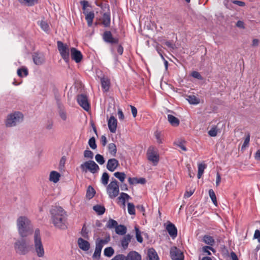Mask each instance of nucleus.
<instances>
[{
    "mask_svg": "<svg viewBox=\"0 0 260 260\" xmlns=\"http://www.w3.org/2000/svg\"><path fill=\"white\" fill-rule=\"evenodd\" d=\"M93 209L99 214L102 215L105 211V208L104 206L101 205H95L93 207Z\"/></svg>",
    "mask_w": 260,
    "mask_h": 260,
    "instance_id": "obj_34",
    "label": "nucleus"
},
{
    "mask_svg": "<svg viewBox=\"0 0 260 260\" xmlns=\"http://www.w3.org/2000/svg\"><path fill=\"white\" fill-rule=\"evenodd\" d=\"M109 179V175L107 173L105 172L103 174L101 178V182L104 185H107Z\"/></svg>",
    "mask_w": 260,
    "mask_h": 260,
    "instance_id": "obj_44",
    "label": "nucleus"
},
{
    "mask_svg": "<svg viewBox=\"0 0 260 260\" xmlns=\"http://www.w3.org/2000/svg\"><path fill=\"white\" fill-rule=\"evenodd\" d=\"M108 151L112 156H115L117 152L116 145L113 143L109 144Z\"/></svg>",
    "mask_w": 260,
    "mask_h": 260,
    "instance_id": "obj_33",
    "label": "nucleus"
},
{
    "mask_svg": "<svg viewBox=\"0 0 260 260\" xmlns=\"http://www.w3.org/2000/svg\"><path fill=\"white\" fill-rule=\"evenodd\" d=\"M164 44L171 49H174V45L170 41H165Z\"/></svg>",
    "mask_w": 260,
    "mask_h": 260,
    "instance_id": "obj_63",
    "label": "nucleus"
},
{
    "mask_svg": "<svg viewBox=\"0 0 260 260\" xmlns=\"http://www.w3.org/2000/svg\"><path fill=\"white\" fill-rule=\"evenodd\" d=\"M71 55L72 59L77 63L80 62L83 58L81 52L75 48L71 49Z\"/></svg>",
    "mask_w": 260,
    "mask_h": 260,
    "instance_id": "obj_12",
    "label": "nucleus"
},
{
    "mask_svg": "<svg viewBox=\"0 0 260 260\" xmlns=\"http://www.w3.org/2000/svg\"><path fill=\"white\" fill-rule=\"evenodd\" d=\"M103 39L104 41L110 43H117L118 40L112 37V34L109 31H106L103 35Z\"/></svg>",
    "mask_w": 260,
    "mask_h": 260,
    "instance_id": "obj_18",
    "label": "nucleus"
},
{
    "mask_svg": "<svg viewBox=\"0 0 260 260\" xmlns=\"http://www.w3.org/2000/svg\"><path fill=\"white\" fill-rule=\"evenodd\" d=\"M117 115L120 120H123L124 118V114L122 111V110L120 108L118 109Z\"/></svg>",
    "mask_w": 260,
    "mask_h": 260,
    "instance_id": "obj_58",
    "label": "nucleus"
},
{
    "mask_svg": "<svg viewBox=\"0 0 260 260\" xmlns=\"http://www.w3.org/2000/svg\"><path fill=\"white\" fill-rule=\"evenodd\" d=\"M57 48L60 54L64 60L68 62L70 59V49L69 46L61 41H57Z\"/></svg>",
    "mask_w": 260,
    "mask_h": 260,
    "instance_id": "obj_7",
    "label": "nucleus"
},
{
    "mask_svg": "<svg viewBox=\"0 0 260 260\" xmlns=\"http://www.w3.org/2000/svg\"><path fill=\"white\" fill-rule=\"evenodd\" d=\"M110 241V235L106 236L104 239L98 238L95 241V247L102 249L103 246Z\"/></svg>",
    "mask_w": 260,
    "mask_h": 260,
    "instance_id": "obj_16",
    "label": "nucleus"
},
{
    "mask_svg": "<svg viewBox=\"0 0 260 260\" xmlns=\"http://www.w3.org/2000/svg\"><path fill=\"white\" fill-rule=\"evenodd\" d=\"M115 232L119 235H124L126 233V228L123 225H118L116 226Z\"/></svg>",
    "mask_w": 260,
    "mask_h": 260,
    "instance_id": "obj_28",
    "label": "nucleus"
},
{
    "mask_svg": "<svg viewBox=\"0 0 260 260\" xmlns=\"http://www.w3.org/2000/svg\"><path fill=\"white\" fill-rule=\"evenodd\" d=\"M210 250L212 251L213 252H215V250L210 246H205L202 248V251L204 253H206L207 255H211V253Z\"/></svg>",
    "mask_w": 260,
    "mask_h": 260,
    "instance_id": "obj_47",
    "label": "nucleus"
},
{
    "mask_svg": "<svg viewBox=\"0 0 260 260\" xmlns=\"http://www.w3.org/2000/svg\"><path fill=\"white\" fill-rule=\"evenodd\" d=\"M249 141H250V136L249 135H248L246 137V138L244 140V142L242 146V149H244L245 147H246L249 143Z\"/></svg>",
    "mask_w": 260,
    "mask_h": 260,
    "instance_id": "obj_53",
    "label": "nucleus"
},
{
    "mask_svg": "<svg viewBox=\"0 0 260 260\" xmlns=\"http://www.w3.org/2000/svg\"><path fill=\"white\" fill-rule=\"evenodd\" d=\"M84 156L86 158L92 159L93 157V153L90 150H86L84 152Z\"/></svg>",
    "mask_w": 260,
    "mask_h": 260,
    "instance_id": "obj_52",
    "label": "nucleus"
},
{
    "mask_svg": "<svg viewBox=\"0 0 260 260\" xmlns=\"http://www.w3.org/2000/svg\"><path fill=\"white\" fill-rule=\"evenodd\" d=\"M236 26L240 28L244 29L245 28V24L243 21L239 20L238 21L236 24Z\"/></svg>",
    "mask_w": 260,
    "mask_h": 260,
    "instance_id": "obj_60",
    "label": "nucleus"
},
{
    "mask_svg": "<svg viewBox=\"0 0 260 260\" xmlns=\"http://www.w3.org/2000/svg\"><path fill=\"white\" fill-rule=\"evenodd\" d=\"M126 260H141V256L136 251H131L126 256Z\"/></svg>",
    "mask_w": 260,
    "mask_h": 260,
    "instance_id": "obj_22",
    "label": "nucleus"
},
{
    "mask_svg": "<svg viewBox=\"0 0 260 260\" xmlns=\"http://www.w3.org/2000/svg\"><path fill=\"white\" fill-rule=\"evenodd\" d=\"M108 126L110 131L115 133L116 131L117 121L114 116H111L108 121Z\"/></svg>",
    "mask_w": 260,
    "mask_h": 260,
    "instance_id": "obj_13",
    "label": "nucleus"
},
{
    "mask_svg": "<svg viewBox=\"0 0 260 260\" xmlns=\"http://www.w3.org/2000/svg\"><path fill=\"white\" fill-rule=\"evenodd\" d=\"M101 84L102 87L103 89L105 91H107L108 90L110 85V81L107 78H103L101 80Z\"/></svg>",
    "mask_w": 260,
    "mask_h": 260,
    "instance_id": "obj_30",
    "label": "nucleus"
},
{
    "mask_svg": "<svg viewBox=\"0 0 260 260\" xmlns=\"http://www.w3.org/2000/svg\"><path fill=\"white\" fill-rule=\"evenodd\" d=\"M209 195L211 198L213 203L216 206H217V201L215 193L213 189H211L209 190Z\"/></svg>",
    "mask_w": 260,
    "mask_h": 260,
    "instance_id": "obj_40",
    "label": "nucleus"
},
{
    "mask_svg": "<svg viewBox=\"0 0 260 260\" xmlns=\"http://www.w3.org/2000/svg\"><path fill=\"white\" fill-rule=\"evenodd\" d=\"M96 161L100 165H103L105 163V159L104 157L101 154H96L95 156Z\"/></svg>",
    "mask_w": 260,
    "mask_h": 260,
    "instance_id": "obj_48",
    "label": "nucleus"
},
{
    "mask_svg": "<svg viewBox=\"0 0 260 260\" xmlns=\"http://www.w3.org/2000/svg\"><path fill=\"white\" fill-rule=\"evenodd\" d=\"M166 230L168 232L169 235L174 239L177 235V229L175 225L171 222L168 223L166 226Z\"/></svg>",
    "mask_w": 260,
    "mask_h": 260,
    "instance_id": "obj_14",
    "label": "nucleus"
},
{
    "mask_svg": "<svg viewBox=\"0 0 260 260\" xmlns=\"http://www.w3.org/2000/svg\"><path fill=\"white\" fill-rule=\"evenodd\" d=\"M186 100L190 104L197 105L200 103V99L194 95H189L187 96Z\"/></svg>",
    "mask_w": 260,
    "mask_h": 260,
    "instance_id": "obj_29",
    "label": "nucleus"
},
{
    "mask_svg": "<svg viewBox=\"0 0 260 260\" xmlns=\"http://www.w3.org/2000/svg\"><path fill=\"white\" fill-rule=\"evenodd\" d=\"M154 136L158 144H162L163 143V137L160 132L157 131L155 132Z\"/></svg>",
    "mask_w": 260,
    "mask_h": 260,
    "instance_id": "obj_37",
    "label": "nucleus"
},
{
    "mask_svg": "<svg viewBox=\"0 0 260 260\" xmlns=\"http://www.w3.org/2000/svg\"><path fill=\"white\" fill-rule=\"evenodd\" d=\"M52 223L56 228L60 229L67 228V215L62 208L55 206L50 210Z\"/></svg>",
    "mask_w": 260,
    "mask_h": 260,
    "instance_id": "obj_1",
    "label": "nucleus"
},
{
    "mask_svg": "<svg viewBox=\"0 0 260 260\" xmlns=\"http://www.w3.org/2000/svg\"><path fill=\"white\" fill-rule=\"evenodd\" d=\"M131 107V112H132V115L134 117H136V116H137V108L133 106H130Z\"/></svg>",
    "mask_w": 260,
    "mask_h": 260,
    "instance_id": "obj_62",
    "label": "nucleus"
},
{
    "mask_svg": "<svg viewBox=\"0 0 260 260\" xmlns=\"http://www.w3.org/2000/svg\"><path fill=\"white\" fill-rule=\"evenodd\" d=\"M148 159L151 161L154 165H156L159 161V155L157 149L154 146H150L147 152Z\"/></svg>",
    "mask_w": 260,
    "mask_h": 260,
    "instance_id": "obj_9",
    "label": "nucleus"
},
{
    "mask_svg": "<svg viewBox=\"0 0 260 260\" xmlns=\"http://www.w3.org/2000/svg\"><path fill=\"white\" fill-rule=\"evenodd\" d=\"M33 60L36 64L41 65L45 61L44 56L42 54L35 53L33 55Z\"/></svg>",
    "mask_w": 260,
    "mask_h": 260,
    "instance_id": "obj_20",
    "label": "nucleus"
},
{
    "mask_svg": "<svg viewBox=\"0 0 260 260\" xmlns=\"http://www.w3.org/2000/svg\"><path fill=\"white\" fill-rule=\"evenodd\" d=\"M111 260H126V256L123 254H118L114 256Z\"/></svg>",
    "mask_w": 260,
    "mask_h": 260,
    "instance_id": "obj_56",
    "label": "nucleus"
},
{
    "mask_svg": "<svg viewBox=\"0 0 260 260\" xmlns=\"http://www.w3.org/2000/svg\"><path fill=\"white\" fill-rule=\"evenodd\" d=\"M218 129L216 126L212 127L208 132V134L211 137H215L217 135Z\"/></svg>",
    "mask_w": 260,
    "mask_h": 260,
    "instance_id": "obj_51",
    "label": "nucleus"
},
{
    "mask_svg": "<svg viewBox=\"0 0 260 260\" xmlns=\"http://www.w3.org/2000/svg\"><path fill=\"white\" fill-rule=\"evenodd\" d=\"M117 224L118 223L116 220L112 219H110L107 221L106 226L109 229H112L113 228L115 229Z\"/></svg>",
    "mask_w": 260,
    "mask_h": 260,
    "instance_id": "obj_35",
    "label": "nucleus"
},
{
    "mask_svg": "<svg viewBox=\"0 0 260 260\" xmlns=\"http://www.w3.org/2000/svg\"><path fill=\"white\" fill-rule=\"evenodd\" d=\"M111 22L110 15L109 13H104L102 18V23L105 27L110 25Z\"/></svg>",
    "mask_w": 260,
    "mask_h": 260,
    "instance_id": "obj_27",
    "label": "nucleus"
},
{
    "mask_svg": "<svg viewBox=\"0 0 260 260\" xmlns=\"http://www.w3.org/2000/svg\"><path fill=\"white\" fill-rule=\"evenodd\" d=\"M106 191L110 199H114L118 196L119 193V186L115 179L112 178V181L107 186Z\"/></svg>",
    "mask_w": 260,
    "mask_h": 260,
    "instance_id": "obj_6",
    "label": "nucleus"
},
{
    "mask_svg": "<svg viewBox=\"0 0 260 260\" xmlns=\"http://www.w3.org/2000/svg\"><path fill=\"white\" fill-rule=\"evenodd\" d=\"M118 166V161L115 158H111L108 161L107 168L109 171L113 172L116 169Z\"/></svg>",
    "mask_w": 260,
    "mask_h": 260,
    "instance_id": "obj_15",
    "label": "nucleus"
},
{
    "mask_svg": "<svg viewBox=\"0 0 260 260\" xmlns=\"http://www.w3.org/2000/svg\"><path fill=\"white\" fill-rule=\"evenodd\" d=\"M132 236L129 234L124 236L121 240L122 247L125 249L128 247L129 243L131 242Z\"/></svg>",
    "mask_w": 260,
    "mask_h": 260,
    "instance_id": "obj_23",
    "label": "nucleus"
},
{
    "mask_svg": "<svg viewBox=\"0 0 260 260\" xmlns=\"http://www.w3.org/2000/svg\"><path fill=\"white\" fill-rule=\"evenodd\" d=\"M176 146H177L178 147H179V148H180L183 151H186L187 150V149L185 147V146L184 145V144H183L182 142H180V141H178V142H175L174 143Z\"/></svg>",
    "mask_w": 260,
    "mask_h": 260,
    "instance_id": "obj_54",
    "label": "nucleus"
},
{
    "mask_svg": "<svg viewBox=\"0 0 260 260\" xmlns=\"http://www.w3.org/2000/svg\"><path fill=\"white\" fill-rule=\"evenodd\" d=\"M88 144L92 149H95L96 148L95 140L94 137H92L89 140Z\"/></svg>",
    "mask_w": 260,
    "mask_h": 260,
    "instance_id": "obj_50",
    "label": "nucleus"
},
{
    "mask_svg": "<svg viewBox=\"0 0 260 260\" xmlns=\"http://www.w3.org/2000/svg\"><path fill=\"white\" fill-rule=\"evenodd\" d=\"M23 114L19 111H13L7 115L5 120L7 127H13L21 123L23 120Z\"/></svg>",
    "mask_w": 260,
    "mask_h": 260,
    "instance_id": "obj_5",
    "label": "nucleus"
},
{
    "mask_svg": "<svg viewBox=\"0 0 260 260\" xmlns=\"http://www.w3.org/2000/svg\"><path fill=\"white\" fill-rule=\"evenodd\" d=\"M60 176V174L57 171H52L49 174V180L54 183H56L59 181Z\"/></svg>",
    "mask_w": 260,
    "mask_h": 260,
    "instance_id": "obj_19",
    "label": "nucleus"
},
{
    "mask_svg": "<svg viewBox=\"0 0 260 260\" xmlns=\"http://www.w3.org/2000/svg\"><path fill=\"white\" fill-rule=\"evenodd\" d=\"M135 231H136L137 240L139 242L142 243L143 242V238L141 235L140 231H139V229L138 228H137L136 226L135 227Z\"/></svg>",
    "mask_w": 260,
    "mask_h": 260,
    "instance_id": "obj_49",
    "label": "nucleus"
},
{
    "mask_svg": "<svg viewBox=\"0 0 260 260\" xmlns=\"http://www.w3.org/2000/svg\"><path fill=\"white\" fill-rule=\"evenodd\" d=\"M77 101L80 106L85 110H89L90 106L86 95L83 94L79 95L77 97Z\"/></svg>",
    "mask_w": 260,
    "mask_h": 260,
    "instance_id": "obj_11",
    "label": "nucleus"
},
{
    "mask_svg": "<svg viewBox=\"0 0 260 260\" xmlns=\"http://www.w3.org/2000/svg\"><path fill=\"white\" fill-rule=\"evenodd\" d=\"M95 193V191L94 188L92 187L89 186L88 187L87 192H86L87 198H88L89 199H91V198H92L94 197Z\"/></svg>",
    "mask_w": 260,
    "mask_h": 260,
    "instance_id": "obj_39",
    "label": "nucleus"
},
{
    "mask_svg": "<svg viewBox=\"0 0 260 260\" xmlns=\"http://www.w3.org/2000/svg\"><path fill=\"white\" fill-rule=\"evenodd\" d=\"M203 241L210 246H213L215 243L213 237L209 235H205L203 238Z\"/></svg>",
    "mask_w": 260,
    "mask_h": 260,
    "instance_id": "obj_26",
    "label": "nucleus"
},
{
    "mask_svg": "<svg viewBox=\"0 0 260 260\" xmlns=\"http://www.w3.org/2000/svg\"><path fill=\"white\" fill-rule=\"evenodd\" d=\"M170 255L172 260L184 259V255L182 252L176 247H173L171 248Z\"/></svg>",
    "mask_w": 260,
    "mask_h": 260,
    "instance_id": "obj_10",
    "label": "nucleus"
},
{
    "mask_svg": "<svg viewBox=\"0 0 260 260\" xmlns=\"http://www.w3.org/2000/svg\"><path fill=\"white\" fill-rule=\"evenodd\" d=\"M253 238L257 239L258 243H260V231L258 230H256L255 231Z\"/></svg>",
    "mask_w": 260,
    "mask_h": 260,
    "instance_id": "obj_57",
    "label": "nucleus"
},
{
    "mask_svg": "<svg viewBox=\"0 0 260 260\" xmlns=\"http://www.w3.org/2000/svg\"><path fill=\"white\" fill-rule=\"evenodd\" d=\"M168 119L170 123L173 126H177L179 124V120L172 115H168Z\"/></svg>",
    "mask_w": 260,
    "mask_h": 260,
    "instance_id": "obj_25",
    "label": "nucleus"
},
{
    "mask_svg": "<svg viewBox=\"0 0 260 260\" xmlns=\"http://www.w3.org/2000/svg\"><path fill=\"white\" fill-rule=\"evenodd\" d=\"M206 168V166L203 164H199L198 165V178H200L202 176L204 170Z\"/></svg>",
    "mask_w": 260,
    "mask_h": 260,
    "instance_id": "obj_43",
    "label": "nucleus"
},
{
    "mask_svg": "<svg viewBox=\"0 0 260 260\" xmlns=\"http://www.w3.org/2000/svg\"><path fill=\"white\" fill-rule=\"evenodd\" d=\"M78 244L79 248L84 251H87L90 248L89 243L82 238L78 239Z\"/></svg>",
    "mask_w": 260,
    "mask_h": 260,
    "instance_id": "obj_17",
    "label": "nucleus"
},
{
    "mask_svg": "<svg viewBox=\"0 0 260 260\" xmlns=\"http://www.w3.org/2000/svg\"><path fill=\"white\" fill-rule=\"evenodd\" d=\"M38 24L40 26L41 28L44 31L48 32L50 30V27L48 24L45 21L41 20L38 22Z\"/></svg>",
    "mask_w": 260,
    "mask_h": 260,
    "instance_id": "obj_31",
    "label": "nucleus"
},
{
    "mask_svg": "<svg viewBox=\"0 0 260 260\" xmlns=\"http://www.w3.org/2000/svg\"><path fill=\"white\" fill-rule=\"evenodd\" d=\"M18 1L21 4L27 6H32L38 3V0H18Z\"/></svg>",
    "mask_w": 260,
    "mask_h": 260,
    "instance_id": "obj_32",
    "label": "nucleus"
},
{
    "mask_svg": "<svg viewBox=\"0 0 260 260\" xmlns=\"http://www.w3.org/2000/svg\"><path fill=\"white\" fill-rule=\"evenodd\" d=\"M127 210L129 214H135V208L134 205L133 203H128L127 204Z\"/></svg>",
    "mask_w": 260,
    "mask_h": 260,
    "instance_id": "obj_46",
    "label": "nucleus"
},
{
    "mask_svg": "<svg viewBox=\"0 0 260 260\" xmlns=\"http://www.w3.org/2000/svg\"><path fill=\"white\" fill-rule=\"evenodd\" d=\"M194 192V189L191 190L190 191H186L184 193V197L185 198H188L190 197Z\"/></svg>",
    "mask_w": 260,
    "mask_h": 260,
    "instance_id": "obj_64",
    "label": "nucleus"
},
{
    "mask_svg": "<svg viewBox=\"0 0 260 260\" xmlns=\"http://www.w3.org/2000/svg\"><path fill=\"white\" fill-rule=\"evenodd\" d=\"M18 233L21 238L32 234L34 228L31 221L25 216H19L16 221Z\"/></svg>",
    "mask_w": 260,
    "mask_h": 260,
    "instance_id": "obj_2",
    "label": "nucleus"
},
{
    "mask_svg": "<svg viewBox=\"0 0 260 260\" xmlns=\"http://www.w3.org/2000/svg\"><path fill=\"white\" fill-rule=\"evenodd\" d=\"M34 248L36 255L40 258H43L45 256V252L44 245L42 242L40 231L36 229L33 236Z\"/></svg>",
    "mask_w": 260,
    "mask_h": 260,
    "instance_id": "obj_3",
    "label": "nucleus"
},
{
    "mask_svg": "<svg viewBox=\"0 0 260 260\" xmlns=\"http://www.w3.org/2000/svg\"><path fill=\"white\" fill-rule=\"evenodd\" d=\"M17 75L20 77H23L28 75V70L25 67H22L17 70Z\"/></svg>",
    "mask_w": 260,
    "mask_h": 260,
    "instance_id": "obj_36",
    "label": "nucleus"
},
{
    "mask_svg": "<svg viewBox=\"0 0 260 260\" xmlns=\"http://www.w3.org/2000/svg\"><path fill=\"white\" fill-rule=\"evenodd\" d=\"M83 13L85 15V19L87 22V25L88 26H91L92 24V21L94 18V14L93 12L90 11L88 12L87 11H84Z\"/></svg>",
    "mask_w": 260,
    "mask_h": 260,
    "instance_id": "obj_21",
    "label": "nucleus"
},
{
    "mask_svg": "<svg viewBox=\"0 0 260 260\" xmlns=\"http://www.w3.org/2000/svg\"><path fill=\"white\" fill-rule=\"evenodd\" d=\"M104 255L107 257H111L114 253V250L111 247H107L104 249Z\"/></svg>",
    "mask_w": 260,
    "mask_h": 260,
    "instance_id": "obj_41",
    "label": "nucleus"
},
{
    "mask_svg": "<svg viewBox=\"0 0 260 260\" xmlns=\"http://www.w3.org/2000/svg\"><path fill=\"white\" fill-rule=\"evenodd\" d=\"M129 198L130 197L127 193L122 192L118 198V200L121 202H125V201L128 200Z\"/></svg>",
    "mask_w": 260,
    "mask_h": 260,
    "instance_id": "obj_45",
    "label": "nucleus"
},
{
    "mask_svg": "<svg viewBox=\"0 0 260 260\" xmlns=\"http://www.w3.org/2000/svg\"><path fill=\"white\" fill-rule=\"evenodd\" d=\"M128 181L129 183L130 184H131V185L138 184V178H135V177L131 178V177H129L128 179Z\"/></svg>",
    "mask_w": 260,
    "mask_h": 260,
    "instance_id": "obj_55",
    "label": "nucleus"
},
{
    "mask_svg": "<svg viewBox=\"0 0 260 260\" xmlns=\"http://www.w3.org/2000/svg\"><path fill=\"white\" fill-rule=\"evenodd\" d=\"M114 176L116 178L118 179L121 182H124V181L125 179V177H126V175H125V173L123 172H115L114 174Z\"/></svg>",
    "mask_w": 260,
    "mask_h": 260,
    "instance_id": "obj_38",
    "label": "nucleus"
},
{
    "mask_svg": "<svg viewBox=\"0 0 260 260\" xmlns=\"http://www.w3.org/2000/svg\"><path fill=\"white\" fill-rule=\"evenodd\" d=\"M102 249L100 248V247H95V250L94 253L93 254L92 257L95 260H99L101 253Z\"/></svg>",
    "mask_w": 260,
    "mask_h": 260,
    "instance_id": "obj_42",
    "label": "nucleus"
},
{
    "mask_svg": "<svg viewBox=\"0 0 260 260\" xmlns=\"http://www.w3.org/2000/svg\"><path fill=\"white\" fill-rule=\"evenodd\" d=\"M191 76L193 78L198 79H202V76L200 75V74L198 72H197V71L192 72L191 73Z\"/></svg>",
    "mask_w": 260,
    "mask_h": 260,
    "instance_id": "obj_59",
    "label": "nucleus"
},
{
    "mask_svg": "<svg viewBox=\"0 0 260 260\" xmlns=\"http://www.w3.org/2000/svg\"><path fill=\"white\" fill-rule=\"evenodd\" d=\"M232 2L233 4L237 5L240 7H243L245 5V3L244 2L240 1L234 0L232 1Z\"/></svg>",
    "mask_w": 260,
    "mask_h": 260,
    "instance_id": "obj_61",
    "label": "nucleus"
},
{
    "mask_svg": "<svg viewBox=\"0 0 260 260\" xmlns=\"http://www.w3.org/2000/svg\"><path fill=\"white\" fill-rule=\"evenodd\" d=\"M13 247L15 252L19 255H25L31 250V246L24 238L15 239L13 243Z\"/></svg>",
    "mask_w": 260,
    "mask_h": 260,
    "instance_id": "obj_4",
    "label": "nucleus"
},
{
    "mask_svg": "<svg viewBox=\"0 0 260 260\" xmlns=\"http://www.w3.org/2000/svg\"><path fill=\"white\" fill-rule=\"evenodd\" d=\"M147 255L149 260H159L157 254L153 248L148 249Z\"/></svg>",
    "mask_w": 260,
    "mask_h": 260,
    "instance_id": "obj_24",
    "label": "nucleus"
},
{
    "mask_svg": "<svg viewBox=\"0 0 260 260\" xmlns=\"http://www.w3.org/2000/svg\"><path fill=\"white\" fill-rule=\"evenodd\" d=\"M81 169L83 171H89L92 174L98 172L100 168L99 166L93 160H88L81 164Z\"/></svg>",
    "mask_w": 260,
    "mask_h": 260,
    "instance_id": "obj_8",
    "label": "nucleus"
}]
</instances>
